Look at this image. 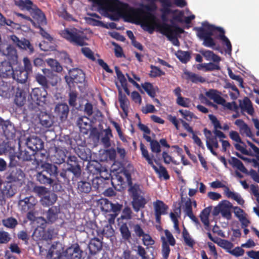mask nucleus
Returning <instances> with one entry per match:
<instances>
[{
    "instance_id": "nucleus-37",
    "label": "nucleus",
    "mask_w": 259,
    "mask_h": 259,
    "mask_svg": "<svg viewBox=\"0 0 259 259\" xmlns=\"http://www.w3.org/2000/svg\"><path fill=\"white\" fill-rule=\"evenodd\" d=\"M234 145L235 148L242 154L248 156H253L251 151H249L246 149V145L243 141L242 143L236 142Z\"/></svg>"
},
{
    "instance_id": "nucleus-9",
    "label": "nucleus",
    "mask_w": 259,
    "mask_h": 259,
    "mask_svg": "<svg viewBox=\"0 0 259 259\" xmlns=\"http://www.w3.org/2000/svg\"><path fill=\"white\" fill-rule=\"evenodd\" d=\"M235 124L238 126L242 136L248 137L254 142L259 144V141L255 138L251 128L244 121L241 119H237L235 121Z\"/></svg>"
},
{
    "instance_id": "nucleus-40",
    "label": "nucleus",
    "mask_w": 259,
    "mask_h": 259,
    "mask_svg": "<svg viewBox=\"0 0 259 259\" xmlns=\"http://www.w3.org/2000/svg\"><path fill=\"white\" fill-rule=\"evenodd\" d=\"M214 241L219 246L226 249L228 252L233 247V245L231 242L224 239H218L217 241Z\"/></svg>"
},
{
    "instance_id": "nucleus-15",
    "label": "nucleus",
    "mask_w": 259,
    "mask_h": 259,
    "mask_svg": "<svg viewBox=\"0 0 259 259\" xmlns=\"http://www.w3.org/2000/svg\"><path fill=\"white\" fill-rule=\"evenodd\" d=\"M156 221L160 222L161 215L166 213L167 206L161 201L157 200L153 203Z\"/></svg>"
},
{
    "instance_id": "nucleus-52",
    "label": "nucleus",
    "mask_w": 259,
    "mask_h": 259,
    "mask_svg": "<svg viewBox=\"0 0 259 259\" xmlns=\"http://www.w3.org/2000/svg\"><path fill=\"white\" fill-rule=\"evenodd\" d=\"M42 166L51 175H56L57 173V167L56 165L46 163L43 164Z\"/></svg>"
},
{
    "instance_id": "nucleus-41",
    "label": "nucleus",
    "mask_w": 259,
    "mask_h": 259,
    "mask_svg": "<svg viewBox=\"0 0 259 259\" xmlns=\"http://www.w3.org/2000/svg\"><path fill=\"white\" fill-rule=\"evenodd\" d=\"M142 87L150 97L155 96L157 88L154 87L151 83L145 82L142 85Z\"/></svg>"
},
{
    "instance_id": "nucleus-23",
    "label": "nucleus",
    "mask_w": 259,
    "mask_h": 259,
    "mask_svg": "<svg viewBox=\"0 0 259 259\" xmlns=\"http://www.w3.org/2000/svg\"><path fill=\"white\" fill-rule=\"evenodd\" d=\"M55 111L60 119L64 120L67 117L68 113V106L65 104H59L56 107Z\"/></svg>"
},
{
    "instance_id": "nucleus-53",
    "label": "nucleus",
    "mask_w": 259,
    "mask_h": 259,
    "mask_svg": "<svg viewBox=\"0 0 259 259\" xmlns=\"http://www.w3.org/2000/svg\"><path fill=\"white\" fill-rule=\"evenodd\" d=\"M3 222L5 226L10 228L15 227L17 224V221L16 220L12 218H9L6 220H4Z\"/></svg>"
},
{
    "instance_id": "nucleus-17",
    "label": "nucleus",
    "mask_w": 259,
    "mask_h": 259,
    "mask_svg": "<svg viewBox=\"0 0 259 259\" xmlns=\"http://www.w3.org/2000/svg\"><path fill=\"white\" fill-rule=\"evenodd\" d=\"M26 145L28 148L33 151L39 150L43 148L42 142L35 136H32L27 139Z\"/></svg>"
},
{
    "instance_id": "nucleus-27",
    "label": "nucleus",
    "mask_w": 259,
    "mask_h": 259,
    "mask_svg": "<svg viewBox=\"0 0 259 259\" xmlns=\"http://www.w3.org/2000/svg\"><path fill=\"white\" fill-rule=\"evenodd\" d=\"M206 96L219 104H224L225 103V100L221 97L219 92L215 90H211L207 92L206 93Z\"/></svg>"
},
{
    "instance_id": "nucleus-30",
    "label": "nucleus",
    "mask_w": 259,
    "mask_h": 259,
    "mask_svg": "<svg viewBox=\"0 0 259 259\" xmlns=\"http://www.w3.org/2000/svg\"><path fill=\"white\" fill-rule=\"evenodd\" d=\"M200 53L205 57L206 60L208 61H212L214 63H219L221 60L220 57L210 51L202 50L200 51Z\"/></svg>"
},
{
    "instance_id": "nucleus-47",
    "label": "nucleus",
    "mask_w": 259,
    "mask_h": 259,
    "mask_svg": "<svg viewBox=\"0 0 259 259\" xmlns=\"http://www.w3.org/2000/svg\"><path fill=\"white\" fill-rule=\"evenodd\" d=\"M79 191L84 193H88L91 189V185L87 182H80L78 184Z\"/></svg>"
},
{
    "instance_id": "nucleus-6",
    "label": "nucleus",
    "mask_w": 259,
    "mask_h": 259,
    "mask_svg": "<svg viewBox=\"0 0 259 259\" xmlns=\"http://www.w3.org/2000/svg\"><path fill=\"white\" fill-rule=\"evenodd\" d=\"M60 34L75 45L82 46L84 45L85 37L83 33L76 28L65 29L61 32Z\"/></svg>"
},
{
    "instance_id": "nucleus-13",
    "label": "nucleus",
    "mask_w": 259,
    "mask_h": 259,
    "mask_svg": "<svg viewBox=\"0 0 259 259\" xmlns=\"http://www.w3.org/2000/svg\"><path fill=\"white\" fill-rule=\"evenodd\" d=\"M0 53L7 56L10 59L14 61L17 60L16 50L7 43L0 42Z\"/></svg>"
},
{
    "instance_id": "nucleus-56",
    "label": "nucleus",
    "mask_w": 259,
    "mask_h": 259,
    "mask_svg": "<svg viewBox=\"0 0 259 259\" xmlns=\"http://www.w3.org/2000/svg\"><path fill=\"white\" fill-rule=\"evenodd\" d=\"M151 70L149 73V75L151 77H155L157 76H161L164 74L163 71H162L157 67L151 66Z\"/></svg>"
},
{
    "instance_id": "nucleus-59",
    "label": "nucleus",
    "mask_w": 259,
    "mask_h": 259,
    "mask_svg": "<svg viewBox=\"0 0 259 259\" xmlns=\"http://www.w3.org/2000/svg\"><path fill=\"white\" fill-rule=\"evenodd\" d=\"M232 255L236 257L242 256L244 253V250L240 247H235L234 249H231L229 252Z\"/></svg>"
},
{
    "instance_id": "nucleus-1",
    "label": "nucleus",
    "mask_w": 259,
    "mask_h": 259,
    "mask_svg": "<svg viewBox=\"0 0 259 259\" xmlns=\"http://www.w3.org/2000/svg\"><path fill=\"white\" fill-rule=\"evenodd\" d=\"M93 1L99 6L101 14L105 15L111 14L116 17H122L126 21L140 24L143 29V23L149 15H153L159 20L154 14L150 13L157 9L154 3L156 0H147L149 2L148 4H141L140 7L136 9L131 8L118 0Z\"/></svg>"
},
{
    "instance_id": "nucleus-55",
    "label": "nucleus",
    "mask_w": 259,
    "mask_h": 259,
    "mask_svg": "<svg viewBox=\"0 0 259 259\" xmlns=\"http://www.w3.org/2000/svg\"><path fill=\"white\" fill-rule=\"evenodd\" d=\"M183 234L184 240L186 244L189 246L193 247L195 243L194 240L186 231H183Z\"/></svg>"
},
{
    "instance_id": "nucleus-61",
    "label": "nucleus",
    "mask_w": 259,
    "mask_h": 259,
    "mask_svg": "<svg viewBox=\"0 0 259 259\" xmlns=\"http://www.w3.org/2000/svg\"><path fill=\"white\" fill-rule=\"evenodd\" d=\"M227 70L230 77L234 80L237 81L239 83V85L241 87H243V80L241 77L238 75H235L230 68H228Z\"/></svg>"
},
{
    "instance_id": "nucleus-10",
    "label": "nucleus",
    "mask_w": 259,
    "mask_h": 259,
    "mask_svg": "<svg viewBox=\"0 0 259 259\" xmlns=\"http://www.w3.org/2000/svg\"><path fill=\"white\" fill-rule=\"evenodd\" d=\"M127 182L129 185H131V179L130 175L126 171H120L118 174L112 175V183L113 185H117L123 187V185Z\"/></svg>"
},
{
    "instance_id": "nucleus-22",
    "label": "nucleus",
    "mask_w": 259,
    "mask_h": 259,
    "mask_svg": "<svg viewBox=\"0 0 259 259\" xmlns=\"http://www.w3.org/2000/svg\"><path fill=\"white\" fill-rule=\"evenodd\" d=\"M28 73L22 68L14 70L13 78L20 83H25L27 80Z\"/></svg>"
},
{
    "instance_id": "nucleus-44",
    "label": "nucleus",
    "mask_w": 259,
    "mask_h": 259,
    "mask_svg": "<svg viewBox=\"0 0 259 259\" xmlns=\"http://www.w3.org/2000/svg\"><path fill=\"white\" fill-rule=\"evenodd\" d=\"M117 86L118 88L119 101L120 102V107L122 108L124 111H125L127 107V100L125 96L122 95L121 89L118 84H117Z\"/></svg>"
},
{
    "instance_id": "nucleus-29",
    "label": "nucleus",
    "mask_w": 259,
    "mask_h": 259,
    "mask_svg": "<svg viewBox=\"0 0 259 259\" xmlns=\"http://www.w3.org/2000/svg\"><path fill=\"white\" fill-rule=\"evenodd\" d=\"M115 72L117 76V78L120 83L121 86L124 91V92L128 95H130V91L127 88V80L124 75L122 72L117 68H115Z\"/></svg>"
},
{
    "instance_id": "nucleus-33",
    "label": "nucleus",
    "mask_w": 259,
    "mask_h": 259,
    "mask_svg": "<svg viewBox=\"0 0 259 259\" xmlns=\"http://www.w3.org/2000/svg\"><path fill=\"white\" fill-rule=\"evenodd\" d=\"M12 88L8 83L3 82L0 84V96L5 98L10 96Z\"/></svg>"
},
{
    "instance_id": "nucleus-38",
    "label": "nucleus",
    "mask_w": 259,
    "mask_h": 259,
    "mask_svg": "<svg viewBox=\"0 0 259 259\" xmlns=\"http://www.w3.org/2000/svg\"><path fill=\"white\" fill-rule=\"evenodd\" d=\"M211 211V208L208 207L204 209L200 214L201 221L204 225L207 227L209 226V222L208 220L209 216Z\"/></svg>"
},
{
    "instance_id": "nucleus-35",
    "label": "nucleus",
    "mask_w": 259,
    "mask_h": 259,
    "mask_svg": "<svg viewBox=\"0 0 259 259\" xmlns=\"http://www.w3.org/2000/svg\"><path fill=\"white\" fill-rule=\"evenodd\" d=\"M59 211V209L57 207H52L50 208L47 215L48 221L51 223L55 222L58 218Z\"/></svg>"
},
{
    "instance_id": "nucleus-8",
    "label": "nucleus",
    "mask_w": 259,
    "mask_h": 259,
    "mask_svg": "<svg viewBox=\"0 0 259 259\" xmlns=\"http://www.w3.org/2000/svg\"><path fill=\"white\" fill-rule=\"evenodd\" d=\"M232 207L233 206L229 201L223 200L214 207L213 214L218 215L221 213L223 217L229 220L231 217V209Z\"/></svg>"
},
{
    "instance_id": "nucleus-64",
    "label": "nucleus",
    "mask_w": 259,
    "mask_h": 259,
    "mask_svg": "<svg viewBox=\"0 0 259 259\" xmlns=\"http://www.w3.org/2000/svg\"><path fill=\"white\" fill-rule=\"evenodd\" d=\"M11 237L8 233L0 232V243H7L10 240Z\"/></svg>"
},
{
    "instance_id": "nucleus-14",
    "label": "nucleus",
    "mask_w": 259,
    "mask_h": 259,
    "mask_svg": "<svg viewBox=\"0 0 259 259\" xmlns=\"http://www.w3.org/2000/svg\"><path fill=\"white\" fill-rule=\"evenodd\" d=\"M37 200L33 196H30L20 200L19 205L22 211L27 212L32 210L37 203Z\"/></svg>"
},
{
    "instance_id": "nucleus-18",
    "label": "nucleus",
    "mask_w": 259,
    "mask_h": 259,
    "mask_svg": "<svg viewBox=\"0 0 259 259\" xmlns=\"http://www.w3.org/2000/svg\"><path fill=\"white\" fill-rule=\"evenodd\" d=\"M14 70L10 62L3 61L0 63V76L3 78H9L12 76Z\"/></svg>"
},
{
    "instance_id": "nucleus-2",
    "label": "nucleus",
    "mask_w": 259,
    "mask_h": 259,
    "mask_svg": "<svg viewBox=\"0 0 259 259\" xmlns=\"http://www.w3.org/2000/svg\"><path fill=\"white\" fill-rule=\"evenodd\" d=\"M195 29L197 32V36L203 41L204 46L209 48L214 47L215 44L211 36H216L222 40L223 44L226 46V52L229 54H231L232 51L231 42L224 35V31L222 28L215 27L207 22H203L202 24V27L196 28Z\"/></svg>"
},
{
    "instance_id": "nucleus-54",
    "label": "nucleus",
    "mask_w": 259,
    "mask_h": 259,
    "mask_svg": "<svg viewBox=\"0 0 259 259\" xmlns=\"http://www.w3.org/2000/svg\"><path fill=\"white\" fill-rule=\"evenodd\" d=\"M177 103L179 105L184 107H189L191 105V102L189 99L183 98L182 97L177 99Z\"/></svg>"
},
{
    "instance_id": "nucleus-12",
    "label": "nucleus",
    "mask_w": 259,
    "mask_h": 259,
    "mask_svg": "<svg viewBox=\"0 0 259 259\" xmlns=\"http://www.w3.org/2000/svg\"><path fill=\"white\" fill-rule=\"evenodd\" d=\"M47 93L45 90L41 91L39 88L33 89L31 97L34 102L38 105H42L47 101Z\"/></svg>"
},
{
    "instance_id": "nucleus-31",
    "label": "nucleus",
    "mask_w": 259,
    "mask_h": 259,
    "mask_svg": "<svg viewBox=\"0 0 259 259\" xmlns=\"http://www.w3.org/2000/svg\"><path fill=\"white\" fill-rule=\"evenodd\" d=\"M184 75L185 77L194 83H203L206 81L204 77L191 72H185Z\"/></svg>"
},
{
    "instance_id": "nucleus-46",
    "label": "nucleus",
    "mask_w": 259,
    "mask_h": 259,
    "mask_svg": "<svg viewBox=\"0 0 259 259\" xmlns=\"http://www.w3.org/2000/svg\"><path fill=\"white\" fill-rule=\"evenodd\" d=\"M151 166L153 167L154 170L159 175L160 177H162L165 179H168L169 178L166 170L164 167L162 166L157 167L154 165V163Z\"/></svg>"
},
{
    "instance_id": "nucleus-7",
    "label": "nucleus",
    "mask_w": 259,
    "mask_h": 259,
    "mask_svg": "<svg viewBox=\"0 0 259 259\" xmlns=\"http://www.w3.org/2000/svg\"><path fill=\"white\" fill-rule=\"evenodd\" d=\"M42 71L45 76L40 73L35 75V79L39 84L43 87H47L49 82L52 85H55L57 83L59 80L57 76L53 75L48 69H42Z\"/></svg>"
},
{
    "instance_id": "nucleus-62",
    "label": "nucleus",
    "mask_w": 259,
    "mask_h": 259,
    "mask_svg": "<svg viewBox=\"0 0 259 259\" xmlns=\"http://www.w3.org/2000/svg\"><path fill=\"white\" fill-rule=\"evenodd\" d=\"M229 137L234 142H241L242 143V141L241 138L239 134V133L234 131H231L229 133Z\"/></svg>"
},
{
    "instance_id": "nucleus-32",
    "label": "nucleus",
    "mask_w": 259,
    "mask_h": 259,
    "mask_svg": "<svg viewBox=\"0 0 259 259\" xmlns=\"http://www.w3.org/2000/svg\"><path fill=\"white\" fill-rule=\"evenodd\" d=\"M219 63H209L199 64L197 66V68L199 70H202L205 71H212L214 70H219L220 67L218 64Z\"/></svg>"
},
{
    "instance_id": "nucleus-19",
    "label": "nucleus",
    "mask_w": 259,
    "mask_h": 259,
    "mask_svg": "<svg viewBox=\"0 0 259 259\" xmlns=\"http://www.w3.org/2000/svg\"><path fill=\"white\" fill-rule=\"evenodd\" d=\"M161 240L162 244L174 246L176 240L172 234L167 230H164L161 233Z\"/></svg>"
},
{
    "instance_id": "nucleus-45",
    "label": "nucleus",
    "mask_w": 259,
    "mask_h": 259,
    "mask_svg": "<svg viewBox=\"0 0 259 259\" xmlns=\"http://www.w3.org/2000/svg\"><path fill=\"white\" fill-rule=\"evenodd\" d=\"M89 248L92 253H95L101 249V243L98 240H93L90 243Z\"/></svg>"
},
{
    "instance_id": "nucleus-25",
    "label": "nucleus",
    "mask_w": 259,
    "mask_h": 259,
    "mask_svg": "<svg viewBox=\"0 0 259 259\" xmlns=\"http://www.w3.org/2000/svg\"><path fill=\"white\" fill-rule=\"evenodd\" d=\"M57 198V197L55 194L48 192L46 195L42 197L41 203L43 205L50 206L56 201Z\"/></svg>"
},
{
    "instance_id": "nucleus-42",
    "label": "nucleus",
    "mask_w": 259,
    "mask_h": 259,
    "mask_svg": "<svg viewBox=\"0 0 259 259\" xmlns=\"http://www.w3.org/2000/svg\"><path fill=\"white\" fill-rule=\"evenodd\" d=\"M33 17L39 24L41 25L46 24V21L45 15L39 9H37L35 10Z\"/></svg>"
},
{
    "instance_id": "nucleus-43",
    "label": "nucleus",
    "mask_w": 259,
    "mask_h": 259,
    "mask_svg": "<svg viewBox=\"0 0 259 259\" xmlns=\"http://www.w3.org/2000/svg\"><path fill=\"white\" fill-rule=\"evenodd\" d=\"M140 150L142 156L146 159L148 164L150 165H152L153 164V158L149 155L148 150L142 143L140 144Z\"/></svg>"
},
{
    "instance_id": "nucleus-57",
    "label": "nucleus",
    "mask_w": 259,
    "mask_h": 259,
    "mask_svg": "<svg viewBox=\"0 0 259 259\" xmlns=\"http://www.w3.org/2000/svg\"><path fill=\"white\" fill-rule=\"evenodd\" d=\"M128 81L131 82L134 86H135L138 89H140V87L134 80L139 81L140 78L134 73L132 74V76L126 74Z\"/></svg>"
},
{
    "instance_id": "nucleus-34",
    "label": "nucleus",
    "mask_w": 259,
    "mask_h": 259,
    "mask_svg": "<svg viewBox=\"0 0 259 259\" xmlns=\"http://www.w3.org/2000/svg\"><path fill=\"white\" fill-rule=\"evenodd\" d=\"M229 162L233 167L236 168L241 172H246V169L243 163L237 158L232 157L229 160Z\"/></svg>"
},
{
    "instance_id": "nucleus-28",
    "label": "nucleus",
    "mask_w": 259,
    "mask_h": 259,
    "mask_svg": "<svg viewBox=\"0 0 259 259\" xmlns=\"http://www.w3.org/2000/svg\"><path fill=\"white\" fill-rule=\"evenodd\" d=\"M204 133L206 137V146H207V144H208L211 147L218 148L219 147V143L216 138L212 136L211 132L205 129Z\"/></svg>"
},
{
    "instance_id": "nucleus-49",
    "label": "nucleus",
    "mask_w": 259,
    "mask_h": 259,
    "mask_svg": "<svg viewBox=\"0 0 259 259\" xmlns=\"http://www.w3.org/2000/svg\"><path fill=\"white\" fill-rule=\"evenodd\" d=\"M177 58L182 62H187L190 58V55L187 52L179 51L176 54Z\"/></svg>"
},
{
    "instance_id": "nucleus-48",
    "label": "nucleus",
    "mask_w": 259,
    "mask_h": 259,
    "mask_svg": "<svg viewBox=\"0 0 259 259\" xmlns=\"http://www.w3.org/2000/svg\"><path fill=\"white\" fill-rule=\"evenodd\" d=\"M47 62L53 70L57 72H60L62 70V67L55 60L49 59L47 60Z\"/></svg>"
},
{
    "instance_id": "nucleus-21",
    "label": "nucleus",
    "mask_w": 259,
    "mask_h": 259,
    "mask_svg": "<svg viewBox=\"0 0 259 259\" xmlns=\"http://www.w3.org/2000/svg\"><path fill=\"white\" fill-rule=\"evenodd\" d=\"M77 124L81 132L83 134H88V131L91 130L90 120L88 118L85 116L78 118L77 120Z\"/></svg>"
},
{
    "instance_id": "nucleus-20",
    "label": "nucleus",
    "mask_w": 259,
    "mask_h": 259,
    "mask_svg": "<svg viewBox=\"0 0 259 259\" xmlns=\"http://www.w3.org/2000/svg\"><path fill=\"white\" fill-rule=\"evenodd\" d=\"M239 106L242 112H245L250 115H253L254 109L249 99L245 98L242 100H239Z\"/></svg>"
},
{
    "instance_id": "nucleus-16",
    "label": "nucleus",
    "mask_w": 259,
    "mask_h": 259,
    "mask_svg": "<svg viewBox=\"0 0 259 259\" xmlns=\"http://www.w3.org/2000/svg\"><path fill=\"white\" fill-rule=\"evenodd\" d=\"M10 39L19 48L26 50H28L30 52H33V48L28 40L24 38L19 39L16 36L14 35L10 36Z\"/></svg>"
},
{
    "instance_id": "nucleus-4",
    "label": "nucleus",
    "mask_w": 259,
    "mask_h": 259,
    "mask_svg": "<svg viewBox=\"0 0 259 259\" xmlns=\"http://www.w3.org/2000/svg\"><path fill=\"white\" fill-rule=\"evenodd\" d=\"M48 255L53 259H80L81 251L76 245H72L64 250L61 243H56L51 246Z\"/></svg>"
},
{
    "instance_id": "nucleus-26",
    "label": "nucleus",
    "mask_w": 259,
    "mask_h": 259,
    "mask_svg": "<svg viewBox=\"0 0 259 259\" xmlns=\"http://www.w3.org/2000/svg\"><path fill=\"white\" fill-rule=\"evenodd\" d=\"M27 94L26 91L18 89L15 96V103L18 106H23L26 102Z\"/></svg>"
},
{
    "instance_id": "nucleus-63",
    "label": "nucleus",
    "mask_w": 259,
    "mask_h": 259,
    "mask_svg": "<svg viewBox=\"0 0 259 259\" xmlns=\"http://www.w3.org/2000/svg\"><path fill=\"white\" fill-rule=\"evenodd\" d=\"M151 150L153 152L159 153L161 151L160 146L157 141H151L150 143Z\"/></svg>"
},
{
    "instance_id": "nucleus-39",
    "label": "nucleus",
    "mask_w": 259,
    "mask_h": 259,
    "mask_svg": "<svg viewBox=\"0 0 259 259\" xmlns=\"http://www.w3.org/2000/svg\"><path fill=\"white\" fill-rule=\"evenodd\" d=\"M100 17L96 14L93 13L90 15V17L88 18V22L93 25L98 26H104V24L99 19Z\"/></svg>"
},
{
    "instance_id": "nucleus-11",
    "label": "nucleus",
    "mask_w": 259,
    "mask_h": 259,
    "mask_svg": "<svg viewBox=\"0 0 259 259\" xmlns=\"http://www.w3.org/2000/svg\"><path fill=\"white\" fill-rule=\"evenodd\" d=\"M67 83L70 85L71 82L81 83L85 79L84 74L81 70L74 69L69 72V76L65 77Z\"/></svg>"
},
{
    "instance_id": "nucleus-51",
    "label": "nucleus",
    "mask_w": 259,
    "mask_h": 259,
    "mask_svg": "<svg viewBox=\"0 0 259 259\" xmlns=\"http://www.w3.org/2000/svg\"><path fill=\"white\" fill-rule=\"evenodd\" d=\"M120 231L124 239H128L131 237V233L126 224L121 225Z\"/></svg>"
},
{
    "instance_id": "nucleus-58",
    "label": "nucleus",
    "mask_w": 259,
    "mask_h": 259,
    "mask_svg": "<svg viewBox=\"0 0 259 259\" xmlns=\"http://www.w3.org/2000/svg\"><path fill=\"white\" fill-rule=\"evenodd\" d=\"M142 241L144 245L149 246L154 244V240L148 234H145L142 236Z\"/></svg>"
},
{
    "instance_id": "nucleus-3",
    "label": "nucleus",
    "mask_w": 259,
    "mask_h": 259,
    "mask_svg": "<svg viewBox=\"0 0 259 259\" xmlns=\"http://www.w3.org/2000/svg\"><path fill=\"white\" fill-rule=\"evenodd\" d=\"M143 23L144 30L152 33L156 29L165 35L174 45H179V42L176 36L182 33L181 28L170 26L165 23H161L153 15H149Z\"/></svg>"
},
{
    "instance_id": "nucleus-5",
    "label": "nucleus",
    "mask_w": 259,
    "mask_h": 259,
    "mask_svg": "<svg viewBox=\"0 0 259 259\" xmlns=\"http://www.w3.org/2000/svg\"><path fill=\"white\" fill-rule=\"evenodd\" d=\"M161 4V8L160 11L162 13L161 19L163 23H165L168 21V18L171 17L174 20L182 21L183 20V13L182 11L177 10H172L170 8L172 6V3L170 0H159Z\"/></svg>"
},
{
    "instance_id": "nucleus-36",
    "label": "nucleus",
    "mask_w": 259,
    "mask_h": 259,
    "mask_svg": "<svg viewBox=\"0 0 259 259\" xmlns=\"http://www.w3.org/2000/svg\"><path fill=\"white\" fill-rule=\"evenodd\" d=\"M16 4L22 10H30L33 9L32 2L30 0H18L16 2Z\"/></svg>"
},
{
    "instance_id": "nucleus-50",
    "label": "nucleus",
    "mask_w": 259,
    "mask_h": 259,
    "mask_svg": "<svg viewBox=\"0 0 259 259\" xmlns=\"http://www.w3.org/2000/svg\"><path fill=\"white\" fill-rule=\"evenodd\" d=\"M101 205L102 210L106 212H111L113 209L112 203L107 199H102Z\"/></svg>"
},
{
    "instance_id": "nucleus-60",
    "label": "nucleus",
    "mask_w": 259,
    "mask_h": 259,
    "mask_svg": "<svg viewBox=\"0 0 259 259\" xmlns=\"http://www.w3.org/2000/svg\"><path fill=\"white\" fill-rule=\"evenodd\" d=\"M179 112L181 114L184 118L187 121H190L195 117L194 115L189 111L186 110H180Z\"/></svg>"
},
{
    "instance_id": "nucleus-24",
    "label": "nucleus",
    "mask_w": 259,
    "mask_h": 259,
    "mask_svg": "<svg viewBox=\"0 0 259 259\" xmlns=\"http://www.w3.org/2000/svg\"><path fill=\"white\" fill-rule=\"evenodd\" d=\"M133 207L136 211H139L146 203V200L142 195L133 196Z\"/></svg>"
}]
</instances>
